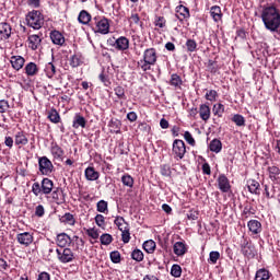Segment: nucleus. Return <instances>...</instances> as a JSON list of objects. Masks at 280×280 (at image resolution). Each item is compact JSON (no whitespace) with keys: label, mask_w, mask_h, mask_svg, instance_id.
Returning <instances> with one entry per match:
<instances>
[{"label":"nucleus","mask_w":280,"mask_h":280,"mask_svg":"<svg viewBox=\"0 0 280 280\" xmlns=\"http://www.w3.org/2000/svg\"><path fill=\"white\" fill-rule=\"evenodd\" d=\"M176 19H178V21L183 22L187 19H189L190 14H189V9L183 4L178 5L176 8V14H175Z\"/></svg>","instance_id":"obj_13"},{"label":"nucleus","mask_w":280,"mask_h":280,"mask_svg":"<svg viewBox=\"0 0 280 280\" xmlns=\"http://www.w3.org/2000/svg\"><path fill=\"white\" fill-rule=\"evenodd\" d=\"M112 243H113V235L110 234L101 235V244H103V246H108Z\"/></svg>","instance_id":"obj_49"},{"label":"nucleus","mask_w":280,"mask_h":280,"mask_svg":"<svg viewBox=\"0 0 280 280\" xmlns=\"http://www.w3.org/2000/svg\"><path fill=\"white\" fill-rule=\"evenodd\" d=\"M232 121L235 124V126L244 127L246 126V118L244 116L236 114L232 117Z\"/></svg>","instance_id":"obj_39"},{"label":"nucleus","mask_w":280,"mask_h":280,"mask_svg":"<svg viewBox=\"0 0 280 280\" xmlns=\"http://www.w3.org/2000/svg\"><path fill=\"white\" fill-rule=\"evenodd\" d=\"M51 191H54V182L46 177L42 180V194L47 196L51 194Z\"/></svg>","instance_id":"obj_19"},{"label":"nucleus","mask_w":280,"mask_h":280,"mask_svg":"<svg viewBox=\"0 0 280 280\" xmlns=\"http://www.w3.org/2000/svg\"><path fill=\"white\" fill-rule=\"evenodd\" d=\"M113 264H119L121 261V254L118 250H114L109 254Z\"/></svg>","instance_id":"obj_52"},{"label":"nucleus","mask_w":280,"mask_h":280,"mask_svg":"<svg viewBox=\"0 0 280 280\" xmlns=\"http://www.w3.org/2000/svg\"><path fill=\"white\" fill-rule=\"evenodd\" d=\"M161 174L162 176H172V170H170L168 165H163L161 167Z\"/></svg>","instance_id":"obj_59"},{"label":"nucleus","mask_w":280,"mask_h":280,"mask_svg":"<svg viewBox=\"0 0 280 280\" xmlns=\"http://www.w3.org/2000/svg\"><path fill=\"white\" fill-rule=\"evenodd\" d=\"M142 246L145 253H149V254L154 253V250L156 249V243L152 240L145 241Z\"/></svg>","instance_id":"obj_37"},{"label":"nucleus","mask_w":280,"mask_h":280,"mask_svg":"<svg viewBox=\"0 0 280 280\" xmlns=\"http://www.w3.org/2000/svg\"><path fill=\"white\" fill-rule=\"evenodd\" d=\"M72 127L78 130V128H86V119L80 114H75L72 122Z\"/></svg>","instance_id":"obj_24"},{"label":"nucleus","mask_w":280,"mask_h":280,"mask_svg":"<svg viewBox=\"0 0 280 280\" xmlns=\"http://www.w3.org/2000/svg\"><path fill=\"white\" fill-rule=\"evenodd\" d=\"M39 172L43 176H49L54 172V164L47 156L38 158Z\"/></svg>","instance_id":"obj_6"},{"label":"nucleus","mask_w":280,"mask_h":280,"mask_svg":"<svg viewBox=\"0 0 280 280\" xmlns=\"http://www.w3.org/2000/svg\"><path fill=\"white\" fill-rule=\"evenodd\" d=\"M114 223L116 224V226L119 229L120 232L127 231L128 229H130V225L128 224V222H126V219H124V217H116Z\"/></svg>","instance_id":"obj_29"},{"label":"nucleus","mask_w":280,"mask_h":280,"mask_svg":"<svg viewBox=\"0 0 280 280\" xmlns=\"http://www.w3.org/2000/svg\"><path fill=\"white\" fill-rule=\"evenodd\" d=\"M268 173H269V178L270 180H272L273 183L276 180H279L280 178V168L277 166H269L268 167Z\"/></svg>","instance_id":"obj_32"},{"label":"nucleus","mask_w":280,"mask_h":280,"mask_svg":"<svg viewBox=\"0 0 280 280\" xmlns=\"http://www.w3.org/2000/svg\"><path fill=\"white\" fill-rule=\"evenodd\" d=\"M120 233H121V240L124 244H128L130 242V228Z\"/></svg>","instance_id":"obj_55"},{"label":"nucleus","mask_w":280,"mask_h":280,"mask_svg":"<svg viewBox=\"0 0 280 280\" xmlns=\"http://www.w3.org/2000/svg\"><path fill=\"white\" fill-rule=\"evenodd\" d=\"M35 215H37V218H43V215H45V207H43V205H38L35 208Z\"/></svg>","instance_id":"obj_57"},{"label":"nucleus","mask_w":280,"mask_h":280,"mask_svg":"<svg viewBox=\"0 0 280 280\" xmlns=\"http://www.w3.org/2000/svg\"><path fill=\"white\" fill-rule=\"evenodd\" d=\"M26 22L30 27H33V30H40L45 23V18L40 11H31L26 15Z\"/></svg>","instance_id":"obj_4"},{"label":"nucleus","mask_w":280,"mask_h":280,"mask_svg":"<svg viewBox=\"0 0 280 280\" xmlns=\"http://www.w3.org/2000/svg\"><path fill=\"white\" fill-rule=\"evenodd\" d=\"M212 112L217 117H222V115H224V105H222V103L214 104Z\"/></svg>","instance_id":"obj_42"},{"label":"nucleus","mask_w":280,"mask_h":280,"mask_svg":"<svg viewBox=\"0 0 280 280\" xmlns=\"http://www.w3.org/2000/svg\"><path fill=\"white\" fill-rule=\"evenodd\" d=\"M208 69L210 71V73H217L218 71V65L214 61H209L208 62Z\"/></svg>","instance_id":"obj_62"},{"label":"nucleus","mask_w":280,"mask_h":280,"mask_svg":"<svg viewBox=\"0 0 280 280\" xmlns=\"http://www.w3.org/2000/svg\"><path fill=\"white\" fill-rule=\"evenodd\" d=\"M247 226L253 235H259V232L261 231V222L258 220H250L248 221Z\"/></svg>","instance_id":"obj_22"},{"label":"nucleus","mask_w":280,"mask_h":280,"mask_svg":"<svg viewBox=\"0 0 280 280\" xmlns=\"http://www.w3.org/2000/svg\"><path fill=\"white\" fill-rule=\"evenodd\" d=\"M37 280H51V276L47 271H44L38 275Z\"/></svg>","instance_id":"obj_63"},{"label":"nucleus","mask_w":280,"mask_h":280,"mask_svg":"<svg viewBox=\"0 0 280 280\" xmlns=\"http://www.w3.org/2000/svg\"><path fill=\"white\" fill-rule=\"evenodd\" d=\"M84 174L86 180H97V178H100V172L95 171V167L93 166L85 168Z\"/></svg>","instance_id":"obj_23"},{"label":"nucleus","mask_w":280,"mask_h":280,"mask_svg":"<svg viewBox=\"0 0 280 280\" xmlns=\"http://www.w3.org/2000/svg\"><path fill=\"white\" fill-rule=\"evenodd\" d=\"M155 25H156V27H161V28L165 27V18L158 16L155 19Z\"/></svg>","instance_id":"obj_60"},{"label":"nucleus","mask_w":280,"mask_h":280,"mask_svg":"<svg viewBox=\"0 0 280 280\" xmlns=\"http://www.w3.org/2000/svg\"><path fill=\"white\" fill-rule=\"evenodd\" d=\"M210 152H214L215 154H220V152H222V141L218 140V139H213L210 144Z\"/></svg>","instance_id":"obj_31"},{"label":"nucleus","mask_w":280,"mask_h":280,"mask_svg":"<svg viewBox=\"0 0 280 280\" xmlns=\"http://www.w3.org/2000/svg\"><path fill=\"white\" fill-rule=\"evenodd\" d=\"M60 220L61 222H63L65 224H69L70 226L75 225V218L69 212L65 213Z\"/></svg>","instance_id":"obj_35"},{"label":"nucleus","mask_w":280,"mask_h":280,"mask_svg":"<svg viewBox=\"0 0 280 280\" xmlns=\"http://www.w3.org/2000/svg\"><path fill=\"white\" fill-rule=\"evenodd\" d=\"M14 143L15 145H19V148H23V145L30 143V140L27 139V136H25V132L18 131L14 137Z\"/></svg>","instance_id":"obj_17"},{"label":"nucleus","mask_w":280,"mask_h":280,"mask_svg":"<svg viewBox=\"0 0 280 280\" xmlns=\"http://www.w3.org/2000/svg\"><path fill=\"white\" fill-rule=\"evenodd\" d=\"M83 62V58L82 55L80 54H74L71 59H70V65L75 68V67H80V65H82Z\"/></svg>","instance_id":"obj_38"},{"label":"nucleus","mask_w":280,"mask_h":280,"mask_svg":"<svg viewBox=\"0 0 280 280\" xmlns=\"http://www.w3.org/2000/svg\"><path fill=\"white\" fill-rule=\"evenodd\" d=\"M218 185L220 191H222L223 194H229V191H231V183L229 182V177H226V175H219Z\"/></svg>","instance_id":"obj_10"},{"label":"nucleus","mask_w":280,"mask_h":280,"mask_svg":"<svg viewBox=\"0 0 280 280\" xmlns=\"http://www.w3.org/2000/svg\"><path fill=\"white\" fill-rule=\"evenodd\" d=\"M140 69L143 71H150L154 65H156V49L149 48L143 52V59L138 62Z\"/></svg>","instance_id":"obj_2"},{"label":"nucleus","mask_w":280,"mask_h":280,"mask_svg":"<svg viewBox=\"0 0 280 280\" xmlns=\"http://www.w3.org/2000/svg\"><path fill=\"white\" fill-rule=\"evenodd\" d=\"M56 253L57 259L58 261H60V264H71V261L75 259V254L69 247L57 248Z\"/></svg>","instance_id":"obj_5"},{"label":"nucleus","mask_w":280,"mask_h":280,"mask_svg":"<svg viewBox=\"0 0 280 280\" xmlns=\"http://www.w3.org/2000/svg\"><path fill=\"white\" fill-rule=\"evenodd\" d=\"M4 145H7V148L12 150V148H14V139L12 137H10V136H7L4 138Z\"/></svg>","instance_id":"obj_58"},{"label":"nucleus","mask_w":280,"mask_h":280,"mask_svg":"<svg viewBox=\"0 0 280 280\" xmlns=\"http://www.w3.org/2000/svg\"><path fill=\"white\" fill-rule=\"evenodd\" d=\"M51 154L55 156V159H62L65 151H62V148L56 144L51 147Z\"/></svg>","instance_id":"obj_43"},{"label":"nucleus","mask_w":280,"mask_h":280,"mask_svg":"<svg viewBox=\"0 0 280 280\" xmlns=\"http://www.w3.org/2000/svg\"><path fill=\"white\" fill-rule=\"evenodd\" d=\"M206 100L208 102H215V100H218V91L215 90H209L207 93H206Z\"/></svg>","instance_id":"obj_48"},{"label":"nucleus","mask_w":280,"mask_h":280,"mask_svg":"<svg viewBox=\"0 0 280 280\" xmlns=\"http://www.w3.org/2000/svg\"><path fill=\"white\" fill-rule=\"evenodd\" d=\"M270 279V271L266 268L258 269L256 271L255 280H268Z\"/></svg>","instance_id":"obj_33"},{"label":"nucleus","mask_w":280,"mask_h":280,"mask_svg":"<svg viewBox=\"0 0 280 280\" xmlns=\"http://www.w3.org/2000/svg\"><path fill=\"white\" fill-rule=\"evenodd\" d=\"M48 119L51 124H60V114L56 109H50L48 112Z\"/></svg>","instance_id":"obj_34"},{"label":"nucleus","mask_w":280,"mask_h":280,"mask_svg":"<svg viewBox=\"0 0 280 280\" xmlns=\"http://www.w3.org/2000/svg\"><path fill=\"white\" fill-rule=\"evenodd\" d=\"M78 21L81 23V25H89V23H91V15L86 10H82L79 13Z\"/></svg>","instance_id":"obj_30"},{"label":"nucleus","mask_w":280,"mask_h":280,"mask_svg":"<svg viewBox=\"0 0 280 280\" xmlns=\"http://www.w3.org/2000/svg\"><path fill=\"white\" fill-rule=\"evenodd\" d=\"M173 253L177 255V257H183V255L187 253V244L183 241L176 242L173 246Z\"/></svg>","instance_id":"obj_16"},{"label":"nucleus","mask_w":280,"mask_h":280,"mask_svg":"<svg viewBox=\"0 0 280 280\" xmlns=\"http://www.w3.org/2000/svg\"><path fill=\"white\" fill-rule=\"evenodd\" d=\"M50 39L52 40L54 45H59L60 47L65 45V35L58 31H52L50 33Z\"/></svg>","instance_id":"obj_20"},{"label":"nucleus","mask_w":280,"mask_h":280,"mask_svg":"<svg viewBox=\"0 0 280 280\" xmlns=\"http://www.w3.org/2000/svg\"><path fill=\"white\" fill-rule=\"evenodd\" d=\"M71 245V236L67 233H60L57 235V246L59 248H68L67 246Z\"/></svg>","instance_id":"obj_12"},{"label":"nucleus","mask_w":280,"mask_h":280,"mask_svg":"<svg viewBox=\"0 0 280 280\" xmlns=\"http://www.w3.org/2000/svg\"><path fill=\"white\" fill-rule=\"evenodd\" d=\"M186 49L190 54H194V51H196V49H198V44L194 39H187V42H186Z\"/></svg>","instance_id":"obj_44"},{"label":"nucleus","mask_w":280,"mask_h":280,"mask_svg":"<svg viewBox=\"0 0 280 280\" xmlns=\"http://www.w3.org/2000/svg\"><path fill=\"white\" fill-rule=\"evenodd\" d=\"M24 71L28 78H34V75L38 73V66H36L34 62H28L25 66Z\"/></svg>","instance_id":"obj_27"},{"label":"nucleus","mask_w":280,"mask_h":280,"mask_svg":"<svg viewBox=\"0 0 280 280\" xmlns=\"http://www.w3.org/2000/svg\"><path fill=\"white\" fill-rule=\"evenodd\" d=\"M88 235L89 237H92V240H97L100 237V233L93 229L88 230Z\"/></svg>","instance_id":"obj_64"},{"label":"nucleus","mask_w":280,"mask_h":280,"mask_svg":"<svg viewBox=\"0 0 280 280\" xmlns=\"http://www.w3.org/2000/svg\"><path fill=\"white\" fill-rule=\"evenodd\" d=\"M115 95H117L118 100H126V90L122 86L115 88Z\"/></svg>","instance_id":"obj_53"},{"label":"nucleus","mask_w":280,"mask_h":280,"mask_svg":"<svg viewBox=\"0 0 280 280\" xmlns=\"http://www.w3.org/2000/svg\"><path fill=\"white\" fill-rule=\"evenodd\" d=\"M90 25L95 34L106 35L110 32V23L106 18L95 16Z\"/></svg>","instance_id":"obj_3"},{"label":"nucleus","mask_w":280,"mask_h":280,"mask_svg":"<svg viewBox=\"0 0 280 280\" xmlns=\"http://www.w3.org/2000/svg\"><path fill=\"white\" fill-rule=\"evenodd\" d=\"M261 21L265 25V28L272 34L279 32L280 30V10L277 9L273 4L264 7L261 14Z\"/></svg>","instance_id":"obj_1"},{"label":"nucleus","mask_w":280,"mask_h":280,"mask_svg":"<svg viewBox=\"0 0 280 280\" xmlns=\"http://www.w3.org/2000/svg\"><path fill=\"white\" fill-rule=\"evenodd\" d=\"M10 62L15 71H21V68L25 65V58L22 56H12Z\"/></svg>","instance_id":"obj_18"},{"label":"nucleus","mask_w":280,"mask_h":280,"mask_svg":"<svg viewBox=\"0 0 280 280\" xmlns=\"http://www.w3.org/2000/svg\"><path fill=\"white\" fill-rule=\"evenodd\" d=\"M51 198L56 205H62L65 202V195L62 194V189L57 188L51 192Z\"/></svg>","instance_id":"obj_26"},{"label":"nucleus","mask_w":280,"mask_h":280,"mask_svg":"<svg viewBox=\"0 0 280 280\" xmlns=\"http://www.w3.org/2000/svg\"><path fill=\"white\" fill-rule=\"evenodd\" d=\"M96 211H98V213H106L108 212V202L105 200H100L96 203Z\"/></svg>","instance_id":"obj_40"},{"label":"nucleus","mask_w":280,"mask_h":280,"mask_svg":"<svg viewBox=\"0 0 280 280\" xmlns=\"http://www.w3.org/2000/svg\"><path fill=\"white\" fill-rule=\"evenodd\" d=\"M45 73L47 78H52L56 75V66L52 62H48L45 67Z\"/></svg>","instance_id":"obj_41"},{"label":"nucleus","mask_w":280,"mask_h":280,"mask_svg":"<svg viewBox=\"0 0 280 280\" xmlns=\"http://www.w3.org/2000/svg\"><path fill=\"white\" fill-rule=\"evenodd\" d=\"M183 84V79L180 75L174 73L171 75V86H180Z\"/></svg>","instance_id":"obj_45"},{"label":"nucleus","mask_w":280,"mask_h":280,"mask_svg":"<svg viewBox=\"0 0 280 280\" xmlns=\"http://www.w3.org/2000/svg\"><path fill=\"white\" fill-rule=\"evenodd\" d=\"M95 223L97 224V226H104L105 224V218L102 214H96L95 217Z\"/></svg>","instance_id":"obj_61"},{"label":"nucleus","mask_w":280,"mask_h":280,"mask_svg":"<svg viewBox=\"0 0 280 280\" xmlns=\"http://www.w3.org/2000/svg\"><path fill=\"white\" fill-rule=\"evenodd\" d=\"M16 240L22 246H30L34 242V235L30 232H23L16 235Z\"/></svg>","instance_id":"obj_11"},{"label":"nucleus","mask_w":280,"mask_h":280,"mask_svg":"<svg viewBox=\"0 0 280 280\" xmlns=\"http://www.w3.org/2000/svg\"><path fill=\"white\" fill-rule=\"evenodd\" d=\"M114 47L118 51H128V49H130V39L126 36H120L115 40Z\"/></svg>","instance_id":"obj_9"},{"label":"nucleus","mask_w":280,"mask_h":280,"mask_svg":"<svg viewBox=\"0 0 280 280\" xmlns=\"http://www.w3.org/2000/svg\"><path fill=\"white\" fill-rule=\"evenodd\" d=\"M259 187H260L259 182L255 179L247 180V188H248V191H250L252 194L259 196Z\"/></svg>","instance_id":"obj_28"},{"label":"nucleus","mask_w":280,"mask_h":280,"mask_svg":"<svg viewBox=\"0 0 280 280\" xmlns=\"http://www.w3.org/2000/svg\"><path fill=\"white\" fill-rule=\"evenodd\" d=\"M8 108H10V103H8L5 100H0V113H7Z\"/></svg>","instance_id":"obj_56"},{"label":"nucleus","mask_w":280,"mask_h":280,"mask_svg":"<svg viewBox=\"0 0 280 280\" xmlns=\"http://www.w3.org/2000/svg\"><path fill=\"white\" fill-rule=\"evenodd\" d=\"M199 117L202 121H209L211 119V107L207 104H201L199 106Z\"/></svg>","instance_id":"obj_15"},{"label":"nucleus","mask_w":280,"mask_h":280,"mask_svg":"<svg viewBox=\"0 0 280 280\" xmlns=\"http://www.w3.org/2000/svg\"><path fill=\"white\" fill-rule=\"evenodd\" d=\"M171 275L172 277H175L176 279H178V277L183 275V268H180L179 265H173L171 268Z\"/></svg>","instance_id":"obj_46"},{"label":"nucleus","mask_w":280,"mask_h":280,"mask_svg":"<svg viewBox=\"0 0 280 280\" xmlns=\"http://www.w3.org/2000/svg\"><path fill=\"white\" fill-rule=\"evenodd\" d=\"M131 259L135 261H143V252H141V249H135L131 253Z\"/></svg>","instance_id":"obj_47"},{"label":"nucleus","mask_w":280,"mask_h":280,"mask_svg":"<svg viewBox=\"0 0 280 280\" xmlns=\"http://www.w3.org/2000/svg\"><path fill=\"white\" fill-rule=\"evenodd\" d=\"M210 16L215 23H219V21H222V9L218 5L211 7Z\"/></svg>","instance_id":"obj_25"},{"label":"nucleus","mask_w":280,"mask_h":280,"mask_svg":"<svg viewBox=\"0 0 280 280\" xmlns=\"http://www.w3.org/2000/svg\"><path fill=\"white\" fill-rule=\"evenodd\" d=\"M184 138H185V141L189 143V145H196V140L194 139V136H191V132L185 131Z\"/></svg>","instance_id":"obj_54"},{"label":"nucleus","mask_w":280,"mask_h":280,"mask_svg":"<svg viewBox=\"0 0 280 280\" xmlns=\"http://www.w3.org/2000/svg\"><path fill=\"white\" fill-rule=\"evenodd\" d=\"M43 39L38 35H30L28 36V47L33 49V51H36L38 47H40V43Z\"/></svg>","instance_id":"obj_21"},{"label":"nucleus","mask_w":280,"mask_h":280,"mask_svg":"<svg viewBox=\"0 0 280 280\" xmlns=\"http://www.w3.org/2000/svg\"><path fill=\"white\" fill-rule=\"evenodd\" d=\"M241 253H242V255H244V257H248L249 259H253V257H255V255H257L255 245H253V243H249L248 241H244L242 243Z\"/></svg>","instance_id":"obj_8"},{"label":"nucleus","mask_w":280,"mask_h":280,"mask_svg":"<svg viewBox=\"0 0 280 280\" xmlns=\"http://www.w3.org/2000/svg\"><path fill=\"white\" fill-rule=\"evenodd\" d=\"M10 36H12V26L5 22L0 23V38L8 40Z\"/></svg>","instance_id":"obj_14"},{"label":"nucleus","mask_w":280,"mask_h":280,"mask_svg":"<svg viewBox=\"0 0 280 280\" xmlns=\"http://www.w3.org/2000/svg\"><path fill=\"white\" fill-rule=\"evenodd\" d=\"M186 152H187V147H185V141L174 140L173 142L174 159H177V160L185 159Z\"/></svg>","instance_id":"obj_7"},{"label":"nucleus","mask_w":280,"mask_h":280,"mask_svg":"<svg viewBox=\"0 0 280 280\" xmlns=\"http://www.w3.org/2000/svg\"><path fill=\"white\" fill-rule=\"evenodd\" d=\"M218 259H220V252H210L209 254V264H218Z\"/></svg>","instance_id":"obj_51"},{"label":"nucleus","mask_w":280,"mask_h":280,"mask_svg":"<svg viewBox=\"0 0 280 280\" xmlns=\"http://www.w3.org/2000/svg\"><path fill=\"white\" fill-rule=\"evenodd\" d=\"M32 192L34 194V196H40V194H43V186H42V184H39L38 182H35L32 185Z\"/></svg>","instance_id":"obj_50"},{"label":"nucleus","mask_w":280,"mask_h":280,"mask_svg":"<svg viewBox=\"0 0 280 280\" xmlns=\"http://www.w3.org/2000/svg\"><path fill=\"white\" fill-rule=\"evenodd\" d=\"M121 183L125 187H129L130 189L135 187V178L128 174L121 176Z\"/></svg>","instance_id":"obj_36"}]
</instances>
